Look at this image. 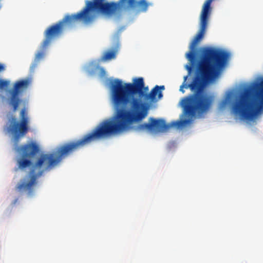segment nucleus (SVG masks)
I'll return each instance as SVG.
<instances>
[{
  "label": "nucleus",
  "instance_id": "nucleus-9",
  "mask_svg": "<svg viewBox=\"0 0 263 263\" xmlns=\"http://www.w3.org/2000/svg\"><path fill=\"white\" fill-rule=\"evenodd\" d=\"M165 89L164 85L155 86L148 95H146V99H150L151 102L157 101L156 96L158 95V100L161 99L163 97L162 91Z\"/></svg>",
  "mask_w": 263,
  "mask_h": 263
},
{
  "label": "nucleus",
  "instance_id": "nucleus-6",
  "mask_svg": "<svg viewBox=\"0 0 263 263\" xmlns=\"http://www.w3.org/2000/svg\"><path fill=\"white\" fill-rule=\"evenodd\" d=\"M78 21L86 24L91 23L81 10L77 13L66 15L62 20L49 26L45 30V39L41 45V50L36 54L31 69L35 68L39 61L44 58L45 50L52 41L60 36L64 31L71 29Z\"/></svg>",
  "mask_w": 263,
  "mask_h": 263
},
{
  "label": "nucleus",
  "instance_id": "nucleus-13",
  "mask_svg": "<svg viewBox=\"0 0 263 263\" xmlns=\"http://www.w3.org/2000/svg\"><path fill=\"white\" fill-rule=\"evenodd\" d=\"M5 70V67L3 64H0V71H3Z\"/></svg>",
  "mask_w": 263,
  "mask_h": 263
},
{
  "label": "nucleus",
  "instance_id": "nucleus-11",
  "mask_svg": "<svg viewBox=\"0 0 263 263\" xmlns=\"http://www.w3.org/2000/svg\"><path fill=\"white\" fill-rule=\"evenodd\" d=\"M10 84V81L8 80L0 79V90L6 89Z\"/></svg>",
  "mask_w": 263,
  "mask_h": 263
},
{
  "label": "nucleus",
  "instance_id": "nucleus-5",
  "mask_svg": "<svg viewBox=\"0 0 263 263\" xmlns=\"http://www.w3.org/2000/svg\"><path fill=\"white\" fill-rule=\"evenodd\" d=\"M86 5L81 10L91 23L95 19V12L106 17L116 15L120 8L132 10L135 14L147 11L151 3L146 0H119L118 2H106V0H87Z\"/></svg>",
  "mask_w": 263,
  "mask_h": 263
},
{
  "label": "nucleus",
  "instance_id": "nucleus-3",
  "mask_svg": "<svg viewBox=\"0 0 263 263\" xmlns=\"http://www.w3.org/2000/svg\"><path fill=\"white\" fill-rule=\"evenodd\" d=\"M29 118L27 111L24 108L20 112V121H17L14 116H10L8 118L4 128L7 134L13 136L14 149L21 156L17 160L18 166L21 169L31 166V158L34 157L40 150L38 145L34 142H30L21 146L18 145L20 139L24 137L29 131Z\"/></svg>",
  "mask_w": 263,
  "mask_h": 263
},
{
  "label": "nucleus",
  "instance_id": "nucleus-8",
  "mask_svg": "<svg viewBox=\"0 0 263 263\" xmlns=\"http://www.w3.org/2000/svg\"><path fill=\"white\" fill-rule=\"evenodd\" d=\"M31 82L32 80L30 78L17 81L14 83L12 88L8 91L9 104L13 107L14 111L16 110L22 101L20 96L29 88Z\"/></svg>",
  "mask_w": 263,
  "mask_h": 263
},
{
  "label": "nucleus",
  "instance_id": "nucleus-2",
  "mask_svg": "<svg viewBox=\"0 0 263 263\" xmlns=\"http://www.w3.org/2000/svg\"><path fill=\"white\" fill-rule=\"evenodd\" d=\"M213 0H206L202 7L200 16V27L191 43L185 57L189 61L185 66L188 74L180 87V91L190 88L193 94L183 98L181 102L184 114L189 118L194 117L208 111L212 104V98L204 93L206 84L214 80L219 71L227 64L230 54L223 50L210 47L200 48V59L197 61L196 46L203 38L207 27L208 17Z\"/></svg>",
  "mask_w": 263,
  "mask_h": 263
},
{
  "label": "nucleus",
  "instance_id": "nucleus-4",
  "mask_svg": "<svg viewBox=\"0 0 263 263\" xmlns=\"http://www.w3.org/2000/svg\"><path fill=\"white\" fill-rule=\"evenodd\" d=\"M234 113L252 121L263 114V80L245 88L233 106Z\"/></svg>",
  "mask_w": 263,
  "mask_h": 263
},
{
  "label": "nucleus",
  "instance_id": "nucleus-12",
  "mask_svg": "<svg viewBox=\"0 0 263 263\" xmlns=\"http://www.w3.org/2000/svg\"><path fill=\"white\" fill-rule=\"evenodd\" d=\"M100 72H101V75L102 77L105 76L106 72H105V71L104 69V68H100Z\"/></svg>",
  "mask_w": 263,
  "mask_h": 263
},
{
  "label": "nucleus",
  "instance_id": "nucleus-1",
  "mask_svg": "<svg viewBox=\"0 0 263 263\" xmlns=\"http://www.w3.org/2000/svg\"><path fill=\"white\" fill-rule=\"evenodd\" d=\"M111 90L112 117L102 121L81 138L59 146L53 152L43 154V172L52 169L64 158L93 142L132 129L134 122L141 121L147 116L148 107L134 97L138 94L140 98L150 101L146 99L148 87H144L143 78L124 84L121 80L115 79L111 83Z\"/></svg>",
  "mask_w": 263,
  "mask_h": 263
},
{
  "label": "nucleus",
  "instance_id": "nucleus-7",
  "mask_svg": "<svg viewBox=\"0 0 263 263\" xmlns=\"http://www.w3.org/2000/svg\"><path fill=\"white\" fill-rule=\"evenodd\" d=\"M191 122V120L183 119L172 122L171 124H166L163 119H156L151 117L148 123L139 124L137 128L140 130H147L148 131L164 132L168 129L171 127H183Z\"/></svg>",
  "mask_w": 263,
  "mask_h": 263
},
{
  "label": "nucleus",
  "instance_id": "nucleus-10",
  "mask_svg": "<svg viewBox=\"0 0 263 263\" xmlns=\"http://www.w3.org/2000/svg\"><path fill=\"white\" fill-rule=\"evenodd\" d=\"M118 46L116 47L112 50H109L105 51L101 58L102 61H107L114 59L116 57L118 52Z\"/></svg>",
  "mask_w": 263,
  "mask_h": 263
}]
</instances>
